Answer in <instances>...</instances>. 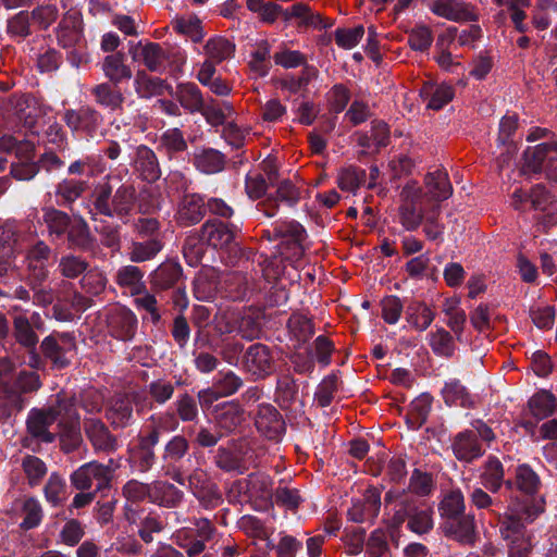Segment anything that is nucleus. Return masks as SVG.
<instances>
[{
    "instance_id": "nucleus-1",
    "label": "nucleus",
    "mask_w": 557,
    "mask_h": 557,
    "mask_svg": "<svg viewBox=\"0 0 557 557\" xmlns=\"http://www.w3.org/2000/svg\"><path fill=\"white\" fill-rule=\"evenodd\" d=\"M422 187L409 181L403 187L398 208L399 222L407 231H416L423 222V233L429 240L442 239L444 225L438 222L441 205H422Z\"/></svg>"
},
{
    "instance_id": "nucleus-2",
    "label": "nucleus",
    "mask_w": 557,
    "mask_h": 557,
    "mask_svg": "<svg viewBox=\"0 0 557 557\" xmlns=\"http://www.w3.org/2000/svg\"><path fill=\"white\" fill-rule=\"evenodd\" d=\"M541 512H543V506L540 503L521 509L518 504L512 503L503 516L497 512L499 533L507 542L508 557L530 556L533 545L525 522H532Z\"/></svg>"
},
{
    "instance_id": "nucleus-3",
    "label": "nucleus",
    "mask_w": 557,
    "mask_h": 557,
    "mask_svg": "<svg viewBox=\"0 0 557 557\" xmlns=\"http://www.w3.org/2000/svg\"><path fill=\"white\" fill-rule=\"evenodd\" d=\"M94 210L106 216L117 215L123 218L127 215L135 203L136 190L133 185L124 184L120 186L112 196V188L104 184L95 191Z\"/></svg>"
},
{
    "instance_id": "nucleus-4",
    "label": "nucleus",
    "mask_w": 557,
    "mask_h": 557,
    "mask_svg": "<svg viewBox=\"0 0 557 557\" xmlns=\"http://www.w3.org/2000/svg\"><path fill=\"white\" fill-rule=\"evenodd\" d=\"M120 467V460L113 458H110L107 463L90 461L82 465L71 474V483L76 490L87 491L95 482V492H102L111 487L115 471Z\"/></svg>"
},
{
    "instance_id": "nucleus-5",
    "label": "nucleus",
    "mask_w": 557,
    "mask_h": 557,
    "mask_svg": "<svg viewBox=\"0 0 557 557\" xmlns=\"http://www.w3.org/2000/svg\"><path fill=\"white\" fill-rule=\"evenodd\" d=\"M2 103L8 104L10 111H14L11 117L20 124V127L16 128V134L40 136L39 121L37 119L40 113V107L34 96L29 94L12 95L3 99Z\"/></svg>"
},
{
    "instance_id": "nucleus-6",
    "label": "nucleus",
    "mask_w": 557,
    "mask_h": 557,
    "mask_svg": "<svg viewBox=\"0 0 557 557\" xmlns=\"http://www.w3.org/2000/svg\"><path fill=\"white\" fill-rule=\"evenodd\" d=\"M216 535V529L207 518L196 519L194 528L183 529L177 544L185 549L188 557H197L205 552L207 544Z\"/></svg>"
},
{
    "instance_id": "nucleus-7",
    "label": "nucleus",
    "mask_w": 557,
    "mask_h": 557,
    "mask_svg": "<svg viewBox=\"0 0 557 557\" xmlns=\"http://www.w3.org/2000/svg\"><path fill=\"white\" fill-rule=\"evenodd\" d=\"M188 487L200 506L207 510H212L223 503L218 484L201 469H195L189 474Z\"/></svg>"
},
{
    "instance_id": "nucleus-8",
    "label": "nucleus",
    "mask_w": 557,
    "mask_h": 557,
    "mask_svg": "<svg viewBox=\"0 0 557 557\" xmlns=\"http://www.w3.org/2000/svg\"><path fill=\"white\" fill-rule=\"evenodd\" d=\"M239 232L237 225L220 219H209L200 227L199 239L214 249H228Z\"/></svg>"
},
{
    "instance_id": "nucleus-9",
    "label": "nucleus",
    "mask_w": 557,
    "mask_h": 557,
    "mask_svg": "<svg viewBox=\"0 0 557 557\" xmlns=\"http://www.w3.org/2000/svg\"><path fill=\"white\" fill-rule=\"evenodd\" d=\"M274 237L282 239V255L292 261H299L304 253V240L307 237L306 230L298 222L292 221L274 228Z\"/></svg>"
},
{
    "instance_id": "nucleus-10",
    "label": "nucleus",
    "mask_w": 557,
    "mask_h": 557,
    "mask_svg": "<svg viewBox=\"0 0 557 557\" xmlns=\"http://www.w3.org/2000/svg\"><path fill=\"white\" fill-rule=\"evenodd\" d=\"M425 190L422 189V205H441L453 195L448 173L445 169L438 168L435 171L428 172L423 180Z\"/></svg>"
},
{
    "instance_id": "nucleus-11",
    "label": "nucleus",
    "mask_w": 557,
    "mask_h": 557,
    "mask_svg": "<svg viewBox=\"0 0 557 557\" xmlns=\"http://www.w3.org/2000/svg\"><path fill=\"white\" fill-rule=\"evenodd\" d=\"M255 424L262 436L274 442H280L286 430L282 414L270 404L258 406Z\"/></svg>"
},
{
    "instance_id": "nucleus-12",
    "label": "nucleus",
    "mask_w": 557,
    "mask_h": 557,
    "mask_svg": "<svg viewBox=\"0 0 557 557\" xmlns=\"http://www.w3.org/2000/svg\"><path fill=\"white\" fill-rule=\"evenodd\" d=\"M146 398L140 394L123 395L115 397L107 411V418L114 428H125L133 421V405L137 412L145 408Z\"/></svg>"
},
{
    "instance_id": "nucleus-13",
    "label": "nucleus",
    "mask_w": 557,
    "mask_h": 557,
    "mask_svg": "<svg viewBox=\"0 0 557 557\" xmlns=\"http://www.w3.org/2000/svg\"><path fill=\"white\" fill-rule=\"evenodd\" d=\"M138 320L135 313L126 307H113L107 315L108 332L121 341H131L137 331Z\"/></svg>"
},
{
    "instance_id": "nucleus-14",
    "label": "nucleus",
    "mask_w": 557,
    "mask_h": 557,
    "mask_svg": "<svg viewBox=\"0 0 557 557\" xmlns=\"http://www.w3.org/2000/svg\"><path fill=\"white\" fill-rule=\"evenodd\" d=\"M244 367L257 380L271 375L274 360L270 348L260 343L249 346L244 355Z\"/></svg>"
},
{
    "instance_id": "nucleus-15",
    "label": "nucleus",
    "mask_w": 557,
    "mask_h": 557,
    "mask_svg": "<svg viewBox=\"0 0 557 557\" xmlns=\"http://www.w3.org/2000/svg\"><path fill=\"white\" fill-rule=\"evenodd\" d=\"M140 58L147 70L157 73L163 72L165 61L177 64H183L185 61L182 51L172 48H163L157 42L145 44L140 51Z\"/></svg>"
},
{
    "instance_id": "nucleus-16",
    "label": "nucleus",
    "mask_w": 557,
    "mask_h": 557,
    "mask_svg": "<svg viewBox=\"0 0 557 557\" xmlns=\"http://www.w3.org/2000/svg\"><path fill=\"white\" fill-rule=\"evenodd\" d=\"M515 486L521 492L527 499L520 503L518 498H511L508 507L516 503L520 509L524 506H532L533 504H542L544 507L543 498L536 499L534 496L537 494L541 486V480L533 469L528 465H520L516 469Z\"/></svg>"
},
{
    "instance_id": "nucleus-17",
    "label": "nucleus",
    "mask_w": 557,
    "mask_h": 557,
    "mask_svg": "<svg viewBox=\"0 0 557 557\" xmlns=\"http://www.w3.org/2000/svg\"><path fill=\"white\" fill-rule=\"evenodd\" d=\"M275 185V193L268 195L264 200L258 203V209L268 218H273L276 214L280 201L293 207L300 199V191L292 181L283 180Z\"/></svg>"
},
{
    "instance_id": "nucleus-18",
    "label": "nucleus",
    "mask_w": 557,
    "mask_h": 557,
    "mask_svg": "<svg viewBox=\"0 0 557 557\" xmlns=\"http://www.w3.org/2000/svg\"><path fill=\"white\" fill-rule=\"evenodd\" d=\"M148 422L149 424L138 435V445L152 449L159 444L162 431H175L178 426L175 413L171 412L152 414Z\"/></svg>"
},
{
    "instance_id": "nucleus-19",
    "label": "nucleus",
    "mask_w": 557,
    "mask_h": 557,
    "mask_svg": "<svg viewBox=\"0 0 557 557\" xmlns=\"http://www.w3.org/2000/svg\"><path fill=\"white\" fill-rule=\"evenodd\" d=\"M451 450L456 459L467 463L481 458L485 453L482 442L473 430H465L456 434L451 442Z\"/></svg>"
},
{
    "instance_id": "nucleus-20",
    "label": "nucleus",
    "mask_w": 557,
    "mask_h": 557,
    "mask_svg": "<svg viewBox=\"0 0 557 557\" xmlns=\"http://www.w3.org/2000/svg\"><path fill=\"white\" fill-rule=\"evenodd\" d=\"M57 413L49 408L32 409L27 421V431L32 435L44 443L54 442L57 434L51 432L49 428L57 422Z\"/></svg>"
},
{
    "instance_id": "nucleus-21",
    "label": "nucleus",
    "mask_w": 557,
    "mask_h": 557,
    "mask_svg": "<svg viewBox=\"0 0 557 557\" xmlns=\"http://www.w3.org/2000/svg\"><path fill=\"white\" fill-rule=\"evenodd\" d=\"M57 39L63 48H73L84 41L83 18L79 12L67 11L59 23Z\"/></svg>"
},
{
    "instance_id": "nucleus-22",
    "label": "nucleus",
    "mask_w": 557,
    "mask_h": 557,
    "mask_svg": "<svg viewBox=\"0 0 557 557\" xmlns=\"http://www.w3.org/2000/svg\"><path fill=\"white\" fill-rule=\"evenodd\" d=\"M10 371L11 366L9 363H0V387L4 394L0 399V421L8 420L14 413L20 412L25 404L20 393L9 387L7 372Z\"/></svg>"
},
{
    "instance_id": "nucleus-23",
    "label": "nucleus",
    "mask_w": 557,
    "mask_h": 557,
    "mask_svg": "<svg viewBox=\"0 0 557 557\" xmlns=\"http://www.w3.org/2000/svg\"><path fill=\"white\" fill-rule=\"evenodd\" d=\"M475 521L472 513H463L444 521L443 532L462 544H473L475 541Z\"/></svg>"
},
{
    "instance_id": "nucleus-24",
    "label": "nucleus",
    "mask_w": 557,
    "mask_h": 557,
    "mask_svg": "<svg viewBox=\"0 0 557 557\" xmlns=\"http://www.w3.org/2000/svg\"><path fill=\"white\" fill-rule=\"evenodd\" d=\"M183 277V269L178 262L166 260L159 264L150 274V285L156 292L174 288Z\"/></svg>"
},
{
    "instance_id": "nucleus-25",
    "label": "nucleus",
    "mask_w": 557,
    "mask_h": 557,
    "mask_svg": "<svg viewBox=\"0 0 557 557\" xmlns=\"http://www.w3.org/2000/svg\"><path fill=\"white\" fill-rule=\"evenodd\" d=\"M85 432L94 448L98 451L112 453L117 448V440L107 425L98 419L85 422Z\"/></svg>"
},
{
    "instance_id": "nucleus-26",
    "label": "nucleus",
    "mask_w": 557,
    "mask_h": 557,
    "mask_svg": "<svg viewBox=\"0 0 557 557\" xmlns=\"http://www.w3.org/2000/svg\"><path fill=\"white\" fill-rule=\"evenodd\" d=\"M206 212V200L200 195H186L180 203L177 221L183 226L195 225L203 219Z\"/></svg>"
},
{
    "instance_id": "nucleus-27",
    "label": "nucleus",
    "mask_w": 557,
    "mask_h": 557,
    "mask_svg": "<svg viewBox=\"0 0 557 557\" xmlns=\"http://www.w3.org/2000/svg\"><path fill=\"white\" fill-rule=\"evenodd\" d=\"M64 120L71 129L82 132L86 136H92L98 125L99 114L91 108L83 107L79 110H67Z\"/></svg>"
},
{
    "instance_id": "nucleus-28",
    "label": "nucleus",
    "mask_w": 557,
    "mask_h": 557,
    "mask_svg": "<svg viewBox=\"0 0 557 557\" xmlns=\"http://www.w3.org/2000/svg\"><path fill=\"white\" fill-rule=\"evenodd\" d=\"M184 492L168 481L151 484L150 502L165 508H175L182 504Z\"/></svg>"
},
{
    "instance_id": "nucleus-29",
    "label": "nucleus",
    "mask_w": 557,
    "mask_h": 557,
    "mask_svg": "<svg viewBox=\"0 0 557 557\" xmlns=\"http://www.w3.org/2000/svg\"><path fill=\"white\" fill-rule=\"evenodd\" d=\"M143 278V270L133 264L120 267L114 274V282L119 287L128 290L133 296L139 295L145 290Z\"/></svg>"
},
{
    "instance_id": "nucleus-30",
    "label": "nucleus",
    "mask_w": 557,
    "mask_h": 557,
    "mask_svg": "<svg viewBox=\"0 0 557 557\" xmlns=\"http://www.w3.org/2000/svg\"><path fill=\"white\" fill-rule=\"evenodd\" d=\"M102 70L106 77L115 86L124 79H131L133 76L131 67L125 64V57L122 52L107 55L103 60Z\"/></svg>"
},
{
    "instance_id": "nucleus-31",
    "label": "nucleus",
    "mask_w": 557,
    "mask_h": 557,
    "mask_svg": "<svg viewBox=\"0 0 557 557\" xmlns=\"http://www.w3.org/2000/svg\"><path fill=\"white\" fill-rule=\"evenodd\" d=\"M16 509L23 520L20 524L23 530H30L38 527L44 517V510L39 500L35 497H25L16 502Z\"/></svg>"
},
{
    "instance_id": "nucleus-32",
    "label": "nucleus",
    "mask_w": 557,
    "mask_h": 557,
    "mask_svg": "<svg viewBox=\"0 0 557 557\" xmlns=\"http://www.w3.org/2000/svg\"><path fill=\"white\" fill-rule=\"evenodd\" d=\"M13 336L16 343L25 349H35L39 342L33 324L23 313L13 317Z\"/></svg>"
},
{
    "instance_id": "nucleus-33",
    "label": "nucleus",
    "mask_w": 557,
    "mask_h": 557,
    "mask_svg": "<svg viewBox=\"0 0 557 557\" xmlns=\"http://www.w3.org/2000/svg\"><path fill=\"white\" fill-rule=\"evenodd\" d=\"M410 518L408 529L419 535L429 533L433 529V509L429 506H419L413 499L412 507H409Z\"/></svg>"
},
{
    "instance_id": "nucleus-34",
    "label": "nucleus",
    "mask_w": 557,
    "mask_h": 557,
    "mask_svg": "<svg viewBox=\"0 0 557 557\" xmlns=\"http://www.w3.org/2000/svg\"><path fill=\"white\" fill-rule=\"evenodd\" d=\"M244 421V410L238 404L225 403L215 414L216 428L231 433Z\"/></svg>"
},
{
    "instance_id": "nucleus-35",
    "label": "nucleus",
    "mask_w": 557,
    "mask_h": 557,
    "mask_svg": "<svg viewBox=\"0 0 557 557\" xmlns=\"http://www.w3.org/2000/svg\"><path fill=\"white\" fill-rule=\"evenodd\" d=\"M67 245L73 249L88 250L92 247V236L88 224L83 219L72 221L66 232Z\"/></svg>"
},
{
    "instance_id": "nucleus-36",
    "label": "nucleus",
    "mask_w": 557,
    "mask_h": 557,
    "mask_svg": "<svg viewBox=\"0 0 557 557\" xmlns=\"http://www.w3.org/2000/svg\"><path fill=\"white\" fill-rule=\"evenodd\" d=\"M163 248L160 237H152L143 242H133L128 258L132 262L141 263L152 260Z\"/></svg>"
},
{
    "instance_id": "nucleus-37",
    "label": "nucleus",
    "mask_w": 557,
    "mask_h": 557,
    "mask_svg": "<svg viewBox=\"0 0 557 557\" xmlns=\"http://www.w3.org/2000/svg\"><path fill=\"white\" fill-rule=\"evenodd\" d=\"M435 313L421 301H412L406 309L407 322L417 331H425L433 322Z\"/></svg>"
},
{
    "instance_id": "nucleus-38",
    "label": "nucleus",
    "mask_w": 557,
    "mask_h": 557,
    "mask_svg": "<svg viewBox=\"0 0 557 557\" xmlns=\"http://www.w3.org/2000/svg\"><path fill=\"white\" fill-rule=\"evenodd\" d=\"M504 467L496 457H488L483 466L480 475L481 482L486 490L497 493L504 483Z\"/></svg>"
},
{
    "instance_id": "nucleus-39",
    "label": "nucleus",
    "mask_w": 557,
    "mask_h": 557,
    "mask_svg": "<svg viewBox=\"0 0 557 557\" xmlns=\"http://www.w3.org/2000/svg\"><path fill=\"white\" fill-rule=\"evenodd\" d=\"M91 94L94 95L97 103L104 106L113 111L122 109V104L125 100L120 88L112 83H102L96 85L91 89Z\"/></svg>"
},
{
    "instance_id": "nucleus-40",
    "label": "nucleus",
    "mask_w": 557,
    "mask_h": 557,
    "mask_svg": "<svg viewBox=\"0 0 557 557\" xmlns=\"http://www.w3.org/2000/svg\"><path fill=\"white\" fill-rule=\"evenodd\" d=\"M529 409L539 420L552 416L557 409V398L548 391L542 389L529 399Z\"/></svg>"
},
{
    "instance_id": "nucleus-41",
    "label": "nucleus",
    "mask_w": 557,
    "mask_h": 557,
    "mask_svg": "<svg viewBox=\"0 0 557 557\" xmlns=\"http://www.w3.org/2000/svg\"><path fill=\"white\" fill-rule=\"evenodd\" d=\"M442 396L446 405L471 408L473 399L468 389L458 380H451L445 383L442 389Z\"/></svg>"
},
{
    "instance_id": "nucleus-42",
    "label": "nucleus",
    "mask_w": 557,
    "mask_h": 557,
    "mask_svg": "<svg viewBox=\"0 0 557 557\" xmlns=\"http://www.w3.org/2000/svg\"><path fill=\"white\" fill-rule=\"evenodd\" d=\"M275 401L283 410H290L298 401V386L290 375L278 377L275 391Z\"/></svg>"
},
{
    "instance_id": "nucleus-43",
    "label": "nucleus",
    "mask_w": 557,
    "mask_h": 557,
    "mask_svg": "<svg viewBox=\"0 0 557 557\" xmlns=\"http://www.w3.org/2000/svg\"><path fill=\"white\" fill-rule=\"evenodd\" d=\"M136 168L144 180L154 182L160 177L159 163L154 152L146 146L137 149Z\"/></svg>"
},
{
    "instance_id": "nucleus-44",
    "label": "nucleus",
    "mask_w": 557,
    "mask_h": 557,
    "mask_svg": "<svg viewBox=\"0 0 557 557\" xmlns=\"http://www.w3.org/2000/svg\"><path fill=\"white\" fill-rule=\"evenodd\" d=\"M42 219L48 228L49 235L55 238H61L66 235V232L73 221L67 213L54 208L45 209Z\"/></svg>"
},
{
    "instance_id": "nucleus-45",
    "label": "nucleus",
    "mask_w": 557,
    "mask_h": 557,
    "mask_svg": "<svg viewBox=\"0 0 557 557\" xmlns=\"http://www.w3.org/2000/svg\"><path fill=\"white\" fill-rule=\"evenodd\" d=\"M166 87L165 81L148 75L145 70L137 71L135 75V88L141 98L161 96Z\"/></svg>"
},
{
    "instance_id": "nucleus-46",
    "label": "nucleus",
    "mask_w": 557,
    "mask_h": 557,
    "mask_svg": "<svg viewBox=\"0 0 557 557\" xmlns=\"http://www.w3.org/2000/svg\"><path fill=\"white\" fill-rule=\"evenodd\" d=\"M174 391V384L165 379H158L150 382L147 385V393L151 400L146 399L145 407L152 409L153 404L160 406L164 405L173 397Z\"/></svg>"
},
{
    "instance_id": "nucleus-47",
    "label": "nucleus",
    "mask_w": 557,
    "mask_h": 557,
    "mask_svg": "<svg viewBox=\"0 0 557 557\" xmlns=\"http://www.w3.org/2000/svg\"><path fill=\"white\" fill-rule=\"evenodd\" d=\"M550 141L528 148L523 153V169L525 172L540 173L545 171L547 153Z\"/></svg>"
},
{
    "instance_id": "nucleus-48",
    "label": "nucleus",
    "mask_w": 557,
    "mask_h": 557,
    "mask_svg": "<svg viewBox=\"0 0 557 557\" xmlns=\"http://www.w3.org/2000/svg\"><path fill=\"white\" fill-rule=\"evenodd\" d=\"M40 349L42 355L58 369L66 368L71 362L70 352L63 350L59 341H55L53 336L45 337L40 344Z\"/></svg>"
},
{
    "instance_id": "nucleus-49",
    "label": "nucleus",
    "mask_w": 557,
    "mask_h": 557,
    "mask_svg": "<svg viewBox=\"0 0 557 557\" xmlns=\"http://www.w3.org/2000/svg\"><path fill=\"white\" fill-rule=\"evenodd\" d=\"M176 95L180 103L190 112H199L205 104L200 89L193 83L180 84Z\"/></svg>"
},
{
    "instance_id": "nucleus-50",
    "label": "nucleus",
    "mask_w": 557,
    "mask_h": 557,
    "mask_svg": "<svg viewBox=\"0 0 557 557\" xmlns=\"http://www.w3.org/2000/svg\"><path fill=\"white\" fill-rule=\"evenodd\" d=\"M198 170L207 174H214L224 169L225 156L215 149H205L195 157Z\"/></svg>"
},
{
    "instance_id": "nucleus-51",
    "label": "nucleus",
    "mask_w": 557,
    "mask_h": 557,
    "mask_svg": "<svg viewBox=\"0 0 557 557\" xmlns=\"http://www.w3.org/2000/svg\"><path fill=\"white\" fill-rule=\"evenodd\" d=\"M44 494L46 500L52 506L61 505L67 497V484L63 476L52 472L45 484Z\"/></svg>"
},
{
    "instance_id": "nucleus-52",
    "label": "nucleus",
    "mask_w": 557,
    "mask_h": 557,
    "mask_svg": "<svg viewBox=\"0 0 557 557\" xmlns=\"http://www.w3.org/2000/svg\"><path fill=\"white\" fill-rule=\"evenodd\" d=\"M465 497L460 490L448 492L440 503L438 511L445 520L461 516L465 513Z\"/></svg>"
},
{
    "instance_id": "nucleus-53",
    "label": "nucleus",
    "mask_w": 557,
    "mask_h": 557,
    "mask_svg": "<svg viewBox=\"0 0 557 557\" xmlns=\"http://www.w3.org/2000/svg\"><path fill=\"white\" fill-rule=\"evenodd\" d=\"M366 557H392L388 534L383 529L372 531L366 542Z\"/></svg>"
},
{
    "instance_id": "nucleus-54",
    "label": "nucleus",
    "mask_w": 557,
    "mask_h": 557,
    "mask_svg": "<svg viewBox=\"0 0 557 557\" xmlns=\"http://www.w3.org/2000/svg\"><path fill=\"white\" fill-rule=\"evenodd\" d=\"M246 491L251 497L268 499L273 497L272 480L269 475L262 473H251L244 481Z\"/></svg>"
},
{
    "instance_id": "nucleus-55",
    "label": "nucleus",
    "mask_w": 557,
    "mask_h": 557,
    "mask_svg": "<svg viewBox=\"0 0 557 557\" xmlns=\"http://www.w3.org/2000/svg\"><path fill=\"white\" fill-rule=\"evenodd\" d=\"M205 51L215 63H221L234 54L235 45L228 39L219 36L207 41Z\"/></svg>"
},
{
    "instance_id": "nucleus-56",
    "label": "nucleus",
    "mask_w": 557,
    "mask_h": 557,
    "mask_svg": "<svg viewBox=\"0 0 557 557\" xmlns=\"http://www.w3.org/2000/svg\"><path fill=\"white\" fill-rule=\"evenodd\" d=\"M366 181V171L348 166L341 169L337 175V185L344 191L355 193Z\"/></svg>"
},
{
    "instance_id": "nucleus-57",
    "label": "nucleus",
    "mask_w": 557,
    "mask_h": 557,
    "mask_svg": "<svg viewBox=\"0 0 557 557\" xmlns=\"http://www.w3.org/2000/svg\"><path fill=\"white\" fill-rule=\"evenodd\" d=\"M435 487L433 475L429 472H423L420 469H414L409 479L408 490L421 497H426L432 494Z\"/></svg>"
},
{
    "instance_id": "nucleus-58",
    "label": "nucleus",
    "mask_w": 557,
    "mask_h": 557,
    "mask_svg": "<svg viewBox=\"0 0 557 557\" xmlns=\"http://www.w3.org/2000/svg\"><path fill=\"white\" fill-rule=\"evenodd\" d=\"M57 414L58 425L79 423V414L74 398H59L54 406L49 407Z\"/></svg>"
},
{
    "instance_id": "nucleus-59",
    "label": "nucleus",
    "mask_w": 557,
    "mask_h": 557,
    "mask_svg": "<svg viewBox=\"0 0 557 557\" xmlns=\"http://www.w3.org/2000/svg\"><path fill=\"white\" fill-rule=\"evenodd\" d=\"M189 450V442L184 435L173 436L165 445L162 454L164 462H178Z\"/></svg>"
},
{
    "instance_id": "nucleus-60",
    "label": "nucleus",
    "mask_w": 557,
    "mask_h": 557,
    "mask_svg": "<svg viewBox=\"0 0 557 557\" xmlns=\"http://www.w3.org/2000/svg\"><path fill=\"white\" fill-rule=\"evenodd\" d=\"M23 471L30 486H37L42 478L47 474L46 463L38 457L27 455L22 461Z\"/></svg>"
},
{
    "instance_id": "nucleus-61",
    "label": "nucleus",
    "mask_w": 557,
    "mask_h": 557,
    "mask_svg": "<svg viewBox=\"0 0 557 557\" xmlns=\"http://www.w3.org/2000/svg\"><path fill=\"white\" fill-rule=\"evenodd\" d=\"M176 416L183 422H194L198 419L199 410L196 399L188 393L178 395L174 403Z\"/></svg>"
},
{
    "instance_id": "nucleus-62",
    "label": "nucleus",
    "mask_w": 557,
    "mask_h": 557,
    "mask_svg": "<svg viewBox=\"0 0 557 557\" xmlns=\"http://www.w3.org/2000/svg\"><path fill=\"white\" fill-rule=\"evenodd\" d=\"M262 332L261 324L258 318L251 313L242 312L238 313L236 333L246 341H253L259 338Z\"/></svg>"
},
{
    "instance_id": "nucleus-63",
    "label": "nucleus",
    "mask_w": 557,
    "mask_h": 557,
    "mask_svg": "<svg viewBox=\"0 0 557 557\" xmlns=\"http://www.w3.org/2000/svg\"><path fill=\"white\" fill-rule=\"evenodd\" d=\"M61 449L64 453L75 450L82 443L79 423L58 425Z\"/></svg>"
},
{
    "instance_id": "nucleus-64",
    "label": "nucleus",
    "mask_w": 557,
    "mask_h": 557,
    "mask_svg": "<svg viewBox=\"0 0 557 557\" xmlns=\"http://www.w3.org/2000/svg\"><path fill=\"white\" fill-rule=\"evenodd\" d=\"M287 327L298 342H307L314 333L313 324L304 314H292L287 321Z\"/></svg>"
}]
</instances>
